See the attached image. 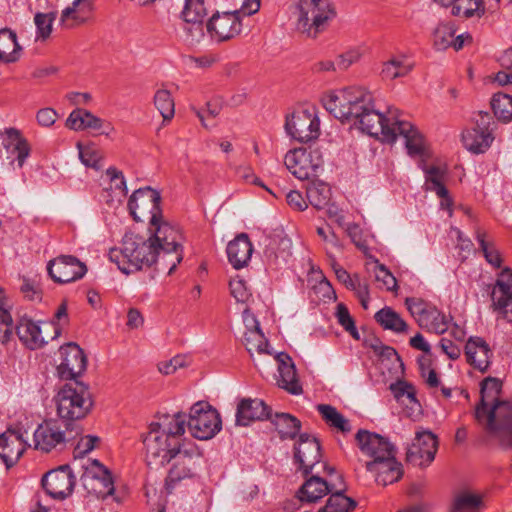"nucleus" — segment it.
<instances>
[{"label": "nucleus", "mask_w": 512, "mask_h": 512, "mask_svg": "<svg viewBox=\"0 0 512 512\" xmlns=\"http://www.w3.org/2000/svg\"><path fill=\"white\" fill-rule=\"evenodd\" d=\"M93 0H73L60 14L59 24L65 29H73L84 25L93 16Z\"/></svg>", "instance_id": "28"}, {"label": "nucleus", "mask_w": 512, "mask_h": 512, "mask_svg": "<svg viewBox=\"0 0 512 512\" xmlns=\"http://www.w3.org/2000/svg\"><path fill=\"white\" fill-rule=\"evenodd\" d=\"M376 321L385 329L396 333L407 331V323L390 307H384L375 314Z\"/></svg>", "instance_id": "42"}, {"label": "nucleus", "mask_w": 512, "mask_h": 512, "mask_svg": "<svg viewBox=\"0 0 512 512\" xmlns=\"http://www.w3.org/2000/svg\"><path fill=\"white\" fill-rule=\"evenodd\" d=\"M420 373L424 382L430 389H438L440 386V379L434 369L430 367L427 359L421 358L419 360Z\"/></svg>", "instance_id": "59"}, {"label": "nucleus", "mask_w": 512, "mask_h": 512, "mask_svg": "<svg viewBox=\"0 0 512 512\" xmlns=\"http://www.w3.org/2000/svg\"><path fill=\"white\" fill-rule=\"evenodd\" d=\"M368 265V270L374 274L375 281L379 284L381 289L387 291L397 290V280L385 265L375 259Z\"/></svg>", "instance_id": "45"}, {"label": "nucleus", "mask_w": 512, "mask_h": 512, "mask_svg": "<svg viewBox=\"0 0 512 512\" xmlns=\"http://www.w3.org/2000/svg\"><path fill=\"white\" fill-rule=\"evenodd\" d=\"M66 433L61 425L53 419L43 421L33 434V447L41 452H50L53 449L65 446Z\"/></svg>", "instance_id": "20"}, {"label": "nucleus", "mask_w": 512, "mask_h": 512, "mask_svg": "<svg viewBox=\"0 0 512 512\" xmlns=\"http://www.w3.org/2000/svg\"><path fill=\"white\" fill-rule=\"evenodd\" d=\"M455 30L449 23L439 24L433 33L434 45L439 50H444L450 47L453 43Z\"/></svg>", "instance_id": "53"}, {"label": "nucleus", "mask_w": 512, "mask_h": 512, "mask_svg": "<svg viewBox=\"0 0 512 512\" xmlns=\"http://www.w3.org/2000/svg\"><path fill=\"white\" fill-rule=\"evenodd\" d=\"M187 426L194 438L208 440L221 430L222 421L214 407L208 402L199 401L190 408Z\"/></svg>", "instance_id": "8"}, {"label": "nucleus", "mask_w": 512, "mask_h": 512, "mask_svg": "<svg viewBox=\"0 0 512 512\" xmlns=\"http://www.w3.org/2000/svg\"><path fill=\"white\" fill-rule=\"evenodd\" d=\"M55 18V12H38L35 14L34 24L36 26V41H46L51 36Z\"/></svg>", "instance_id": "49"}, {"label": "nucleus", "mask_w": 512, "mask_h": 512, "mask_svg": "<svg viewBox=\"0 0 512 512\" xmlns=\"http://www.w3.org/2000/svg\"><path fill=\"white\" fill-rule=\"evenodd\" d=\"M272 360L278 363L279 376L277 383L279 387L294 395L302 393V386L299 383L295 365L291 357L285 353H279L275 355Z\"/></svg>", "instance_id": "29"}, {"label": "nucleus", "mask_w": 512, "mask_h": 512, "mask_svg": "<svg viewBox=\"0 0 512 512\" xmlns=\"http://www.w3.org/2000/svg\"><path fill=\"white\" fill-rule=\"evenodd\" d=\"M57 415L66 421H76L87 417L93 407L94 399L89 387L82 382L64 385L55 398Z\"/></svg>", "instance_id": "6"}, {"label": "nucleus", "mask_w": 512, "mask_h": 512, "mask_svg": "<svg viewBox=\"0 0 512 512\" xmlns=\"http://www.w3.org/2000/svg\"><path fill=\"white\" fill-rule=\"evenodd\" d=\"M240 10L214 14L207 22V32L218 42L234 38L241 32Z\"/></svg>", "instance_id": "19"}, {"label": "nucleus", "mask_w": 512, "mask_h": 512, "mask_svg": "<svg viewBox=\"0 0 512 512\" xmlns=\"http://www.w3.org/2000/svg\"><path fill=\"white\" fill-rule=\"evenodd\" d=\"M326 477H309L299 488L297 497L301 502L316 503L331 491L342 489V476L337 474L334 467L324 465Z\"/></svg>", "instance_id": "13"}, {"label": "nucleus", "mask_w": 512, "mask_h": 512, "mask_svg": "<svg viewBox=\"0 0 512 512\" xmlns=\"http://www.w3.org/2000/svg\"><path fill=\"white\" fill-rule=\"evenodd\" d=\"M62 362L57 367L58 375L63 380H72L86 369V357L83 350L75 343H68L60 348Z\"/></svg>", "instance_id": "24"}, {"label": "nucleus", "mask_w": 512, "mask_h": 512, "mask_svg": "<svg viewBox=\"0 0 512 512\" xmlns=\"http://www.w3.org/2000/svg\"><path fill=\"white\" fill-rule=\"evenodd\" d=\"M288 205L296 211H304L307 209L308 204L303 195L297 190H291L286 195Z\"/></svg>", "instance_id": "63"}, {"label": "nucleus", "mask_w": 512, "mask_h": 512, "mask_svg": "<svg viewBox=\"0 0 512 512\" xmlns=\"http://www.w3.org/2000/svg\"><path fill=\"white\" fill-rule=\"evenodd\" d=\"M65 125L74 131L94 130L106 137L115 133V127L83 108L74 109L66 119Z\"/></svg>", "instance_id": "22"}, {"label": "nucleus", "mask_w": 512, "mask_h": 512, "mask_svg": "<svg viewBox=\"0 0 512 512\" xmlns=\"http://www.w3.org/2000/svg\"><path fill=\"white\" fill-rule=\"evenodd\" d=\"M502 384L496 378H486L481 384V400L475 417L485 422L486 429L503 446L512 447V403L500 401Z\"/></svg>", "instance_id": "4"}, {"label": "nucleus", "mask_w": 512, "mask_h": 512, "mask_svg": "<svg viewBox=\"0 0 512 512\" xmlns=\"http://www.w3.org/2000/svg\"><path fill=\"white\" fill-rule=\"evenodd\" d=\"M42 486L49 496L57 500H63L72 494L75 486V476L69 466H60L44 475Z\"/></svg>", "instance_id": "18"}, {"label": "nucleus", "mask_w": 512, "mask_h": 512, "mask_svg": "<svg viewBox=\"0 0 512 512\" xmlns=\"http://www.w3.org/2000/svg\"><path fill=\"white\" fill-rule=\"evenodd\" d=\"M486 233L484 231L478 230L476 232V238L480 244V247L483 251V254L486 260L493 266L499 267L501 264V256L498 250L494 247V245L486 240Z\"/></svg>", "instance_id": "56"}, {"label": "nucleus", "mask_w": 512, "mask_h": 512, "mask_svg": "<svg viewBox=\"0 0 512 512\" xmlns=\"http://www.w3.org/2000/svg\"><path fill=\"white\" fill-rule=\"evenodd\" d=\"M405 303L407 309L418 323L420 322V318L425 317L427 310L431 308V306L427 305L419 298H407Z\"/></svg>", "instance_id": "60"}, {"label": "nucleus", "mask_w": 512, "mask_h": 512, "mask_svg": "<svg viewBox=\"0 0 512 512\" xmlns=\"http://www.w3.org/2000/svg\"><path fill=\"white\" fill-rule=\"evenodd\" d=\"M84 488L97 498H106L114 492V481L110 471L98 460H92L85 466L82 475Z\"/></svg>", "instance_id": "15"}, {"label": "nucleus", "mask_w": 512, "mask_h": 512, "mask_svg": "<svg viewBox=\"0 0 512 512\" xmlns=\"http://www.w3.org/2000/svg\"><path fill=\"white\" fill-rule=\"evenodd\" d=\"M185 419L181 413L163 414L149 425L143 437L144 459L150 467H163L172 463L166 478L168 493L192 479L202 464L199 447L183 438Z\"/></svg>", "instance_id": "1"}, {"label": "nucleus", "mask_w": 512, "mask_h": 512, "mask_svg": "<svg viewBox=\"0 0 512 512\" xmlns=\"http://www.w3.org/2000/svg\"><path fill=\"white\" fill-rule=\"evenodd\" d=\"M309 203L316 209H324L331 199V189L323 181L313 180L306 189Z\"/></svg>", "instance_id": "40"}, {"label": "nucleus", "mask_w": 512, "mask_h": 512, "mask_svg": "<svg viewBox=\"0 0 512 512\" xmlns=\"http://www.w3.org/2000/svg\"><path fill=\"white\" fill-rule=\"evenodd\" d=\"M148 231V237L129 231L122 238L121 246L109 251V258L125 274L150 268L171 274L183 259V234L156 236Z\"/></svg>", "instance_id": "2"}, {"label": "nucleus", "mask_w": 512, "mask_h": 512, "mask_svg": "<svg viewBox=\"0 0 512 512\" xmlns=\"http://www.w3.org/2000/svg\"><path fill=\"white\" fill-rule=\"evenodd\" d=\"M243 319L246 326L243 344L246 347L256 367L266 366L274 358L268 340L260 329L259 322L250 314L248 309L244 310Z\"/></svg>", "instance_id": "10"}, {"label": "nucleus", "mask_w": 512, "mask_h": 512, "mask_svg": "<svg viewBox=\"0 0 512 512\" xmlns=\"http://www.w3.org/2000/svg\"><path fill=\"white\" fill-rule=\"evenodd\" d=\"M336 317L339 324L351 334L355 339H359V333L355 326V322L351 317L347 307L343 303H339L336 307Z\"/></svg>", "instance_id": "58"}, {"label": "nucleus", "mask_w": 512, "mask_h": 512, "mask_svg": "<svg viewBox=\"0 0 512 512\" xmlns=\"http://www.w3.org/2000/svg\"><path fill=\"white\" fill-rule=\"evenodd\" d=\"M345 485L342 482V489H335L329 493V497L324 506L317 512H352L357 502L344 494Z\"/></svg>", "instance_id": "38"}, {"label": "nucleus", "mask_w": 512, "mask_h": 512, "mask_svg": "<svg viewBox=\"0 0 512 512\" xmlns=\"http://www.w3.org/2000/svg\"><path fill=\"white\" fill-rule=\"evenodd\" d=\"M153 105L160 113L163 125L172 121L175 116V101L172 93L168 89L161 88L155 92Z\"/></svg>", "instance_id": "39"}, {"label": "nucleus", "mask_w": 512, "mask_h": 512, "mask_svg": "<svg viewBox=\"0 0 512 512\" xmlns=\"http://www.w3.org/2000/svg\"><path fill=\"white\" fill-rule=\"evenodd\" d=\"M272 422L283 439L295 437L301 427L300 421L287 413H277Z\"/></svg>", "instance_id": "43"}, {"label": "nucleus", "mask_w": 512, "mask_h": 512, "mask_svg": "<svg viewBox=\"0 0 512 512\" xmlns=\"http://www.w3.org/2000/svg\"><path fill=\"white\" fill-rule=\"evenodd\" d=\"M322 153L317 149L295 148L284 158L286 168L299 180L316 177L323 167Z\"/></svg>", "instance_id": "11"}, {"label": "nucleus", "mask_w": 512, "mask_h": 512, "mask_svg": "<svg viewBox=\"0 0 512 512\" xmlns=\"http://www.w3.org/2000/svg\"><path fill=\"white\" fill-rule=\"evenodd\" d=\"M490 120V115L487 112H478L475 125L462 132V143L471 153H484L491 146L494 137L489 129Z\"/></svg>", "instance_id": "14"}, {"label": "nucleus", "mask_w": 512, "mask_h": 512, "mask_svg": "<svg viewBox=\"0 0 512 512\" xmlns=\"http://www.w3.org/2000/svg\"><path fill=\"white\" fill-rule=\"evenodd\" d=\"M47 272L55 283L66 284L82 278L86 265L72 255H59L47 263Z\"/></svg>", "instance_id": "16"}, {"label": "nucleus", "mask_w": 512, "mask_h": 512, "mask_svg": "<svg viewBox=\"0 0 512 512\" xmlns=\"http://www.w3.org/2000/svg\"><path fill=\"white\" fill-rule=\"evenodd\" d=\"M324 108L342 123L352 125L378 140H392L387 113L375 106L372 93L362 86H348L328 91L322 97Z\"/></svg>", "instance_id": "3"}, {"label": "nucleus", "mask_w": 512, "mask_h": 512, "mask_svg": "<svg viewBox=\"0 0 512 512\" xmlns=\"http://www.w3.org/2000/svg\"><path fill=\"white\" fill-rule=\"evenodd\" d=\"M355 439L361 453L368 458L367 460H378V458L395 452L394 446L386 438L367 430H359Z\"/></svg>", "instance_id": "26"}, {"label": "nucleus", "mask_w": 512, "mask_h": 512, "mask_svg": "<svg viewBox=\"0 0 512 512\" xmlns=\"http://www.w3.org/2000/svg\"><path fill=\"white\" fill-rule=\"evenodd\" d=\"M491 108L499 121L510 122L512 120V95L495 93L491 99Z\"/></svg>", "instance_id": "44"}, {"label": "nucleus", "mask_w": 512, "mask_h": 512, "mask_svg": "<svg viewBox=\"0 0 512 512\" xmlns=\"http://www.w3.org/2000/svg\"><path fill=\"white\" fill-rule=\"evenodd\" d=\"M253 253V246L246 234L238 235L230 241L227 246V255L229 262L235 269L245 267Z\"/></svg>", "instance_id": "33"}, {"label": "nucleus", "mask_w": 512, "mask_h": 512, "mask_svg": "<svg viewBox=\"0 0 512 512\" xmlns=\"http://www.w3.org/2000/svg\"><path fill=\"white\" fill-rule=\"evenodd\" d=\"M387 126L393 132L392 140H381L385 143H393L400 135L405 139V147L412 157H424L427 153V145L420 131L409 121L401 118L397 109L387 111Z\"/></svg>", "instance_id": "9"}, {"label": "nucleus", "mask_w": 512, "mask_h": 512, "mask_svg": "<svg viewBox=\"0 0 512 512\" xmlns=\"http://www.w3.org/2000/svg\"><path fill=\"white\" fill-rule=\"evenodd\" d=\"M362 56L363 51L360 48H352L339 55L337 59V66L342 70L348 69L351 65L360 61Z\"/></svg>", "instance_id": "61"}, {"label": "nucleus", "mask_w": 512, "mask_h": 512, "mask_svg": "<svg viewBox=\"0 0 512 512\" xmlns=\"http://www.w3.org/2000/svg\"><path fill=\"white\" fill-rule=\"evenodd\" d=\"M58 118L57 112L52 108L40 109L36 114L37 122L43 127L52 126Z\"/></svg>", "instance_id": "64"}, {"label": "nucleus", "mask_w": 512, "mask_h": 512, "mask_svg": "<svg viewBox=\"0 0 512 512\" xmlns=\"http://www.w3.org/2000/svg\"><path fill=\"white\" fill-rule=\"evenodd\" d=\"M13 334V318L10 307L4 299H0V343H7Z\"/></svg>", "instance_id": "52"}, {"label": "nucleus", "mask_w": 512, "mask_h": 512, "mask_svg": "<svg viewBox=\"0 0 512 512\" xmlns=\"http://www.w3.org/2000/svg\"><path fill=\"white\" fill-rule=\"evenodd\" d=\"M269 416V410L264 401L244 398L237 406L236 423L246 426L252 421L263 420Z\"/></svg>", "instance_id": "32"}, {"label": "nucleus", "mask_w": 512, "mask_h": 512, "mask_svg": "<svg viewBox=\"0 0 512 512\" xmlns=\"http://www.w3.org/2000/svg\"><path fill=\"white\" fill-rule=\"evenodd\" d=\"M229 289L231 296L236 302L241 304H248L252 300V292L247 286V283L239 278H233L229 283Z\"/></svg>", "instance_id": "55"}, {"label": "nucleus", "mask_w": 512, "mask_h": 512, "mask_svg": "<svg viewBox=\"0 0 512 512\" xmlns=\"http://www.w3.org/2000/svg\"><path fill=\"white\" fill-rule=\"evenodd\" d=\"M467 361L475 369L484 372L491 363L492 352L488 343L481 337H470L465 346Z\"/></svg>", "instance_id": "31"}, {"label": "nucleus", "mask_w": 512, "mask_h": 512, "mask_svg": "<svg viewBox=\"0 0 512 512\" xmlns=\"http://www.w3.org/2000/svg\"><path fill=\"white\" fill-rule=\"evenodd\" d=\"M3 146L7 153L16 156L18 166L21 168L30 154V146L19 130L6 129L3 137Z\"/></svg>", "instance_id": "35"}, {"label": "nucleus", "mask_w": 512, "mask_h": 512, "mask_svg": "<svg viewBox=\"0 0 512 512\" xmlns=\"http://www.w3.org/2000/svg\"><path fill=\"white\" fill-rule=\"evenodd\" d=\"M22 47L18 43L17 35L10 29L0 30V61L14 63L20 59Z\"/></svg>", "instance_id": "36"}, {"label": "nucleus", "mask_w": 512, "mask_h": 512, "mask_svg": "<svg viewBox=\"0 0 512 512\" xmlns=\"http://www.w3.org/2000/svg\"><path fill=\"white\" fill-rule=\"evenodd\" d=\"M190 359L185 355H176L170 359L162 360L157 364L158 371L163 375H173L178 370L187 368Z\"/></svg>", "instance_id": "54"}, {"label": "nucleus", "mask_w": 512, "mask_h": 512, "mask_svg": "<svg viewBox=\"0 0 512 512\" xmlns=\"http://www.w3.org/2000/svg\"><path fill=\"white\" fill-rule=\"evenodd\" d=\"M312 276L313 280L317 282V285H313L315 292L324 300H335V291L323 273L321 271H312Z\"/></svg>", "instance_id": "57"}, {"label": "nucleus", "mask_w": 512, "mask_h": 512, "mask_svg": "<svg viewBox=\"0 0 512 512\" xmlns=\"http://www.w3.org/2000/svg\"><path fill=\"white\" fill-rule=\"evenodd\" d=\"M98 441L99 438L92 435L81 437L74 448V457L78 458L85 456L95 448Z\"/></svg>", "instance_id": "62"}, {"label": "nucleus", "mask_w": 512, "mask_h": 512, "mask_svg": "<svg viewBox=\"0 0 512 512\" xmlns=\"http://www.w3.org/2000/svg\"><path fill=\"white\" fill-rule=\"evenodd\" d=\"M77 148L79 151V158L86 167H91L93 169L100 168V163L103 159V154L100 149L92 143L87 145L77 143Z\"/></svg>", "instance_id": "50"}, {"label": "nucleus", "mask_w": 512, "mask_h": 512, "mask_svg": "<svg viewBox=\"0 0 512 512\" xmlns=\"http://www.w3.org/2000/svg\"><path fill=\"white\" fill-rule=\"evenodd\" d=\"M317 410L321 414L325 422L344 433L351 431L348 420L340 414L335 407L327 404H319Z\"/></svg>", "instance_id": "46"}, {"label": "nucleus", "mask_w": 512, "mask_h": 512, "mask_svg": "<svg viewBox=\"0 0 512 512\" xmlns=\"http://www.w3.org/2000/svg\"><path fill=\"white\" fill-rule=\"evenodd\" d=\"M285 131L294 141L307 143L320 135V120L314 110L298 109L286 116Z\"/></svg>", "instance_id": "12"}, {"label": "nucleus", "mask_w": 512, "mask_h": 512, "mask_svg": "<svg viewBox=\"0 0 512 512\" xmlns=\"http://www.w3.org/2000/svg\"><path fill=\"white\" fill-rule=\"evenodd\" d=\"M128 209L135 221L147 222V231L159 235H176L182 231L180 226L166 217L161 207L160 193L151 187L135 190L128 200Z\"/></svg>", "instance_id": "5"}, {"label": "nucleus", "mask_w": 512, "mask_h": 512, "mask_svg": "<svg viewBox=\"0 0 512 512\" xmlns=\"http://www.w3.org/2000/svg\"><path fill=\"white\" fill-rule=\"evenodd\" d=\"M25 448V441L20 433L7 430L0 435V458L7 468L20 459Z\"/></svg>", "instance_id": "30"}, {"label": "nucleus", "mask_w": 512, "mask_h": 512, "mask_svg": "<svg viewBox=\"0 0 512 512\" xmlns=\"http://www.w3.org/2000/svg\"><path fill=\"white\" fill-rule=\"evenodd\" d=\"M294 457L299 469L305 475L310 473L321 459V449L318 440L306 434L301 435L295 447Z\"/></svg>", "instance_id": "27"}, {"label": "nucleus", "mask_w": 512, "mask_h": 512, "mask_svg": "<svg viewBox=\"0 0 512 512\" xmlns=\"http://www.w3.org/2000/svg\"><path fill=\"white\" fill-rule=\"evenodd\" d=\"M491 297L493 309L512 322V270L500 272Z\"/></svg>", "instance_id": "23"}, {"label": "nucleus", "mask_w": 512, "mask_h": 512, "mask_svg": "<svg viewBox=\"0 0 512 512\" xmlns=\"http://www.w3.org/2000/svg\"><path fill=\"white\" fill-rule=\"evenodd\" d=\"M445 169L431 166L426 170V189L434 191L437 196L446 195V187L443 185Z\"/></svg>", "instance_id": "51"}, {"label": "nucleus", "mask_w": 512, "mask_h": 512, "mask_svg": "<svg viewBox=\"0 0 512 512\" xmlns=\"http://www.w3.org/2000/svg\"><path fill=\"white\" fill-rule=\"evenodd\" d=\"M419 325L429 331L435 333H444L448 330V319L435 307H431L427 310L425 317L420 318Z\"/></svg>", "instance_id": "47"}, {"label": "nucleus", "mask_w": 512, "mask_h": 512, "mask_svg": "<svg viewBox=\"0 0 512 512\" xmlns=\"http://www.w3.org/2000/svg\"><path fill=\"white\" fill-rule=\"evenodd\" d=\"M330 0H299L295 11V27L307 37H316L334 17Z\"/></svg>", "instance_id": "7"}, {"label": "nucleus", "mask_w": 512, "mask_h": 512, "mask_svg": "<svg viewBox=\"0 0 512 512\" xmlns=\"http://www.w3.org/2000/svg\"><path fill=\"white\" fill-rule=\"evenodd\" d=\"M364 464L375 481L383 486L397 482L403 475L402 465L396 459V451L378 460H365Z\"/></svg>", "instance_id": "21"}, {"label": "nucleus", "mask_w": 512, "mask_h": 512, "mask_svg": "<svg viewBox=\"0 0 512 512\" xmlns=\"http://www.w3.org/2000/svg\"><path fill=\"white\" fill-rule=\"evenodd\" d=\"M16 333L25 346L30 349L41 348L46 343L47 335L36 322L22 318L16 326Z\"/></svg>", "instance_id": "34"}, {"label": "nucleus", "mask_w": 512, "mask_h": 512, "mask_svg": "<svg viewBox=\"0 0 512 512\" xmlns=\"http://www.w3.org/2000/svg\"><path fill=\"white\" fill-rule=\"evenodd\" d=\"M484 506L481 494L463 491L453 500L452 512H480Z\"/></svg>", "instance_id": "41"}, {"label": "nucleus", "mask_w": 512, "mask_h": 512, "mask_svg": "<svg viewBox=\"0 0 512 512\" xmlns=\"http://www.w3.org/2000/svg\"><path fill=\"white\" fill-rule=\"evenodd\" d=\"M206 14L205 0H185L182 17L186 23H194V38L203 37L202 20Z\"/></svg>", "instance_id": "37"}, {"label": "nucleus", "mask_w": 512, "mask_h": 512, "mask_svg": "<svg viewBox=\"0 0 512 512\" xmlns=\"http://www.w3.org/2000/svg\"><path fill=\"white\" fill-rule=\"evenodd\" d=\"M411 70V66L403 57H393L386 61L382 67V77L387 80H394L406 76Z\"/></svg>", "instance_id": "48"}, {"label": "nucleus", "mask_w": 512, "mask_h": 512, "mask_svg": "<svg viewBox=\"0 0 512 512\" xmlns=\"http://www.w3.org/2000/svg\"><path fill=\"white\" fill-rule=\"evenodd\" d=\"M438 450V439L429 430L417 431L408 448L407 461L415 466L427 467L435 458Z\"/></svg>", "instance_id": "17"}, {"label": "nucleus", "mask_w": 512, "mask_h": 512, "mask_svg": "<svg viewBox=\"0 0 512 512\" xmlns=\"http://www.w3.org/2000/svg\"><path fill=\"white\" fill-rule=\"evenodd\" d=\"M101 196L110 207L117 206L127 193L123 173L115 167H109L100 177Z\"/></svg>", "instance_id": "25"}]
</instances>
